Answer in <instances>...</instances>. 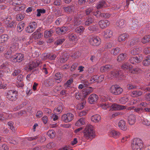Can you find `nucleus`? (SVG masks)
<instances>
[{
    "label": "nucleus",
    "instance_id": "b1692460",
    "mask_svg": "<svg viewBox=\"0 0 150 150\" xmlns=\"http://www.w3.org/2000/svg\"><path fill=\"white\" fill-rule=\"evenodd\" d=\"M86 122V119L84 118H81L77 121L75 125L77 126H81L85 124Z\"/></svg>",
    "mask_w": 150,
    "mask_h": 150
},
{
    "label": "nucleus",
    "instance_id": "052dcab7",
    "mask_svg": "<svg viewBox=\"0 0 150 150\" xmlns=\"http://www.w3.org/2000/svg\"><path fill=\"white\" fill-rule=\"evenodd\" d=\"M100 107L104 109H106L110 106V105L108 103H105L104 104H100Z\"/></svg>",
    "mask_w": 150,
    "mask_h": 150
},
{
    "label": "nucleus",
    "instance_id": "7c9ffc66",
    "mask_svg": "<svg viewBox=\"0 0 150 150\" xmlns=\"http://www.w3.org/2000/svg\"><path fill=\"white\" fill-rule=\"evenodd\" d=\"M91 120L95 122H98L100 121L101 117L100 115L96 114V115H93L91 117Z\"/></svg>",
    "mask_w": 150,
    "mask_h": 150
},
{
    "label": "nucleus",
    "instance_id": "ddd939ff",
    "mask_svg": "<svg viewBox=\"0 0 150 150\" xmlns=\"http://www.w3.org/2000/svg\"><path fill=\"white\" fill-rule=\"evenodd\" d=\"M23 76L22 74L19 75L17 77L16 85L18 87H22L24 86L23 81Z\"/></svg>",
    "mask_w": 150,
    "mask_h": 150
},
{
    "label": "nucleus",
    "instance_id": "4be33fe9",
    "mask_svg": "<svg viewBox=\"0 0 150 150\" xmlns=\"http://www.w3.org/2000/svg\"><path fill=\"white\" fill-rule=\"evenodd\" d=\"M40 62L39 61H35L34 62H33L32 63H30L29 66V69L30 70L33 69L34 68L38 66L40 64Z\"/></svg>",
    "mask_w": 150,
    "mask_h": 150
},
{
    "label": "nucleus",
    "instance_id": "7ed1b4c3",
    "mask_svg": "<svg viewBox=\"0 0 150 150\" xmlns=\"http://www.w3.org/2000/svg\"><path fill=\"white\" fill-rule=\"evenodd\" d=\"M143 147V142L141 139L139 138L134 139L132 143V150H142Z\"/></svg>",
    "mask_w": 150,
    "mask_h": 150
},
{
    "label": "nucleus",
    "instance_id": "f257e3e1",
    "mask_svg": "<svg viewBox=\"0 0 150 150\" xmlns=\"http://www.w3.org/2000/svg\"><path fill=\"white\" fill-rule=\"evenodd\" d=\"M7 0V3L14 6L13 9L16 11L23 10L26 8V5L22 4L23 0Z\"/></svg>",
    "mask_w": 150,
    "mask_h": 150
},
{
    "label": "nucleus",
    "instance_id": "c9c22d12",
    "mask_svg": "<svg viewBox=\"0 0 150 150\" xmlns=\"http://www.w3.org/2000/svg\"><path fill=\"white\" fill-rule=\"evenodd\" d=\"M94 22V20L91 17H88L86 18L84 24L85 25L88 26L90 24L93 23Z\"/></svg>",
    "mask_w": 150,
    "mask_h": 150
},
{
    "label": "nucleus",
    "instance_id": "c03bdc74",
    "mask_svg": "<svg viewBox=\"0 0 150 150\" xmlns=\"http://www.w3.org/2000/svg\"><path fill=\"white\" fill-rule=\"evenodd\" d=\"M142 92L134 91L132 92L131 95L132 97H137V96H141V95H142Z\"/></svg>",
    "mask_w": 150,
    "mask_h": 150
},
{
    "label": "nucleus",
    "instance_id": "3c124183",
    "mask_svg": "<svg viewBox=\"0 0 150 150\" xmlns=\"http://www.w3.org/2000/svg\"><path fill=\"white\" fill-rule=\"evenodd\" d=\"M55 132L53 130H49L47 132L48 136L51 138H53L54 137Z\"/></svg>",
    "mask_w": 150,
    "mask_h": 150
},
{
    "label": "nucleus",
    "instance_id": "72a5a7b5",
    "mask_svg": "<svg viewBox=\"0 0 150 150\" xmlns=\"http://www.w3.org/2000/svg\"><path fill=\"white\" fill-rule=\"evenodd\" d=\"M127 54H126L122 53L119 55L117 58V60L118 62H120L124 61L126 57Z\"/></svg>",
    "mask_w": 150,
    "mask_h": 150
},
{
    "label": "nucleus",
    "instance_id": "5fc2aeb1",
    "mask_svg": "<svg viewBox=\"0 0 150 150\" xmlns=\"http://www.w3.org/2000/svg\"><path fill=\"white\" fill-rule=\"evenodd\" d=\"M73 81V78H70L69 80H68L67 83H66L64 85V87L65 88H67L69 87L70 85L71 84Z\"/></svg>",
    "mask_w": 150,
    "mask_h": 150
},
{
    "label": "nucleus",
    "instance_id": "bb28decb",
    "mask_svg": "<svg viewBox=\"0 0 150 150\" xmlns=\"http://www.w3.org/2000/svg\"><path fill=\"white\" fill-rule=\"evenodd\" d=\"M116 26L120 28H122L125 26L126 25L125 22L124 20H118L116 22Z\"/></svg>",
    "mask_w": 150,
    "mask_h": 150
},
{
    "label": "nucleus",
    "instance_id": "0eeeda50",
    "mask_svg": "<svg viewBox=\"0 0 150 150\" xmlns=\"http://www.w3.org/2000/svg\"><path fill=\"white\" fill-rule=\"evenodd\" d=\"M37 24L35 22H32L30 23L26 28L27 32L32 33L33 32L37 27Z\"/></svg>",
    "mask_w": 150,
    "mask_h": 150
},
{
    "label": "nucleus",
    "instance_id": "9d476101",
    "mask_svg": "<svg viewBox=\"0 0 150 150\" xmlns=\"http://www.w3.org/2000/svg\"><path fill=\"white\" fill-rule=\"evenodd\" d=\"M143 56L142 54H140L137 56H135L134 57H132L130 59V62L133 64H136L139 63L142 60Z\"/></svg>",
    "mask_w": 150,
    "mask_h": 150
},
{
    "label": "nucleus",
    "instance_id": "58836bf2",
    "mask_svg": "<svg viewBox=\"0 0 150 150\" xmlns=\"http://www.w3.org/2000/svg\"><path fill=\"white\" fill-rule=\"evenodd\" d=\"M117 84L113 85L110 88L109 91L112 94L116 95Z\"/></svg>",
    "mask_w": 150,
    "mask_h": 150
},
{
    "label": "nucleus",
    "instance_id": "0e129e2a",
    "mask_svg": "<svg viewBox=\"0 0 150 150\" xmlns=\"http://www.w3.org/2000/svg\"><path fill=\"white\" fill-rule=\"evenodd\" d=\"M62 76V74L60 73H56L55 74V79L56 80H59L60 81Z\"/></svg>",
    "mask_w": 150,
    "mask_h": 150
},
{
    "label": "nucleus",
    "instance_id": "5701e85b",
    "mask_svg": "<svg viewBox=\"0 0 150 150\" xmlns=\"http://www.w3.org/2000/svg\"><path fill=\"white\" fill-rule=\"evenodd\" d=\"M12 115L11 114H8L4 112L1 113L2 121L10 119L12 117Z\"/></svg>",
    "mask_w": 150,
    "mask_h": 150
},
{
    "label": "nucleus",
    "instance_id": "774afa93",
    "mask_svg": "<svg viewBox=\"0 0 150 150\" xmlns=\"http://www.w3.org/2000/svg\"><path fill=\"white\" fill-rule=\"evenodd\" d=\"M65 41V39L64 38H61L57 40L55 42V44H57V45H60L63 43V42Z\"/></svg>",
    "mask_w": 150,
    "mask_h": 150
},
{
    "label": "nucleus",
    "instance_id": "ea45409f",
    "mask_svg": "<svg viewBox=\"0 0 150 150\" xmlns=\"http://www.w3.org/2000/svg\"><path fill=\"white\" fill-rule=\"evenodd\" d=\"M20 42L24 46H27L29 44V41L27 40V38L25 37H23L21 40H20Z\"/></svg>",
    "mask_w": 150,
    "mask_h": 150
},
{
    "label": "nucleus",
    "instance_id": "4d7b16f0",
    "mask_svg": "<svg viewBox=\"0 0 150 150\" xmlns=\"http://www.w3.org/2000/svg\"><path fill=\"white\" fill-rule=\"evenodd\" d=\"M98 76L94 75L91 77L90 79V83H93L95 82H97Z\"/></svg>",
    "mask_w": 150,
    "mask_h": 150
},
{
    "label": "nucleus",
    "instance_id": "a211bd4d",
    "mask_svg": "<svg viewBox=\"0 0 150 150\" xmlns=\"http://www.w3.org/2000/svg\"><path fill=\"white\" fill-rule=\"evenodd\" d=\"M129 35L127 33H123L120 35L118 38V40L119 42H123L126 39L128 38Z\"/></svg>",
    "mask_w": 150,
    "mask_h": 150
},
{
    "label": "nucleus",
    "instance_id": "dca6fc26",
    "mask_svg": "<svg viewBox=\"0 0 150 150\" xmlns=\"http://www.w3.org/2000/svg\"><path fill=\"white\" fill-rule=\"evenodd\" d=\"M133 67L132 66L130 65L128 62H125L123 63L122 66L121 68L124 70H128L130 72H133L132 70V68Z\"/></svg>",
    "mask_w": 150,
    "mask_h": 150
},
{
    "label": "nucleus",
    "instance_id": "bf43d9fd",
    "mask_svg": "<svg viewBox=\"0 0 150 150\" xmlns=\"http://www.w3.org/2000/svg\"><path fill=\"white\" fill-rule=\"evenodd\" d=\"M61 34H64L67 33V31L69 29V28L67 26H63L61 28Z\"/></svg>",
    "mask_w": 150,
    "mask_h": 150
},
{
    "label": "nucleus",
    "instance_id": "f03ea898",
    "mask_svg": "<svg viewBox=\"0 0 150 150\" xmlns=\"http://www.w3.org/2000/svg\"><path fill=\"white\" fill-rule=\"evenodd\" d=\"M84 137L87 139H92L95 137V134L93 127L90 124L86 126L83 132Z\"/></svg>",
    "mask_w": 150,
    "mask_h": 150
},
{
    "label": "nucleus",
    "instance_id": "338daca9",
    "mask_svg": "<svg viewBox=\"0 0 150 150\" xmlns=\"http://www.w3.org/2000/svg\"><path fill=\"white\" fill-rule=\"evenodd\" d=\"M21 71L20 69L15 70L12 74V75L14 76H17L18 75L21 73Z\"/></svg>",
    "mask_w": 150,
    "mask_h": 150
},
{
    "label": "nucleus",
    "instance_id": "393cba45",
    "mask_svg": "<svg viewBox=\"0 0 150 150\" xmlns=\"http://www.w3.org/2000/svg\"><path fill=\"white\" fill-rule=\"evenodd\" d=\"M40 29H38L35 32L32 34L33 37L35 39H38L41 38L42 34L41 33L39 32V31L40 30Z\"/></svg>",
    "mask_w": 150,
    "mask_h": 150
},
{
    "label": "nucleus",
    "instance_id": "4468645a",
    "mask_svg": "<svg viewBox=\"0 0 150 150\" xmlns=\"http://www.w3.org/2000/svg\"><path fill=\"white\" fill-rule=\"evenodd\" d=\"M111 106L112 109L115 110H120L125 109L126 108V106L118 105V104H112Z\"/></svg>",
    "mask_w": 150,
    "mask_h": 150
},
{
    "label": "nucleus",
    "instance_id": "79ce46f5",
    "mask_svg": "<svg viewBox=\"0 0 150 150\" xmlns=\"http://www.w3.org/2000/svg\"><path fill=\"white\" fill-rule=\"evenodd\" d=\"M85 28L83 26H79L77 27L75 29V31L80 34H82L83 33Z\"/></svg>",
    "mask_w": 150,
    "mask_h": 150
},
{
    "label": "nucleus",
    "instance_id": "c85d7f7f",
    "mask_svg": "<svg viewBox=\"0 0 150 150\" xmlns=\"http://www.w3.org/2000/svg\"><path fill=\"white\" fill-rule=\"evenodd\" d=\"M25 25L24 23L23 22H20L17 24V29L18 31L19 32H21L23 30Z\"/></svg>",
    "mask_w": 150,
    "mask_h": 150
},
{
    "label": "nucleus",
    "instance_id": "e2e57ef3",
    "mask_svg": "<svg viewBox=\"0 0 150 150\" xmlns=\"http://www.w3.org/2000/svg\"><path fill=\"white\" fill-rule=\"evenodd\" d=\"M132 70L133 71V72H131V73H139V72H141V69H140L139 68H138V67H135V68L133 69H132Z\"/></svg>",
    "mask_w": 150,
    "mask_h": 150
},
{
    "label": "nucleus",
    "instance_id": "f3484780",
    "mask_svg": "<svg viewBox=\"0 0 150 150\" xmlns=\"http://www.w3.org/2000/svg\"><path fill=\"white\" fill-rule=\"evenodd\" d=\"M112 68V66L109 64H107L104 66H101L100 68V71L101 72H106Z\"/></svg>",
    "mask_w": 150,
    "mask_h": 150
},
{
    "label": "nucleus",
    "instance_id": "8fccbe9b",
    "mask_svg": "<svg viewBox=\"0 0 150 150\" xmlns=\"http://www.w3.org/2000/svg\"><path fill=\"white\" fill-rule=\"evenodd\" d=\"M37 16H40L41 15V14H44L46 12V10L44 9H38L37 10Z\"/></svg>",
    "mask_w": 150,
    "mask_h": 150
},
{
    "label": "nucleus",
    "instance_id": "37998d69",
    "mask_svg": "<svg viewBox=\"0 0 150 150\" xmlns=\"http://www.w3.org/2000/svg\"><path fill=\"white\" fill-rule=\"evenodd\" d=\"M53 33L52 30H50L49 31L46 30L45 31L44 33V37L46 38L51 37L52 33Z\"/></svg>",
    "mask_w": 150,
    "mask_h": 150
},
{
    "label": "nucleus",
    "instance_id": "09e8293b",
    "mask_svg": "<svg viewBox=\"0 0 150 150\" xmlns=\"http://www.w3.org/2000/svg\"><path fill=\"white\" fill-rule=\"evenodd\" d=\"M116 95H120L122 93L123 91V89L118 85H117Z\"/></svg>",
    "mask_w": 150,
    "mask_h": 150
},
{
    "label": "nucleus",
    "instance_id": "aec40b11",
    "mask_svg": "<svg viewBox=\"0 0 150 150\" xmlns=\"http://www.w3.org/2000/svg\"><path fill=\"white\" fill-rule=\"evenodd\" d=\"M142 51L141 47H136L132 49L131 51V54L132 55H135L138 54Z\"/></svg>",
    "mask_w": 150,
    "mask_h": 150
},
{
    "label": "nucleus",
    "instance_id": "2f4dec72",
    "mask_svg": "<svg viewBox=\"0 0 150 150\" xmlns=\"http://www.w3.org/2000/svg\"><path fill=\"white\" fill-rule=\"evenodd\" d=\"M139 28V24L137 20H135L134 21H133L132 24V29L136 31H137Z\"/></svg>",
    "mask_w": 150,
    "mask_h": 150
},
{
    "label": "nucleus",
    "instance_id": "680f3d73",
    "mask_svg": "<svg viewBox=\"0 0 150 150\" xmlns=\"http://www.w3.org/2000/svg\"><path fill=\"white\" fill-rule=\"evenodd\" d=\"M13 123L12 121H10L8 122V125L10 127V129H11L13 132L15 131V128L13 125Z\"/></svg>",
    "mask_w": 150,
    "mask_h": 150
},
{
    "label": "nucleus",
    "instance_id": "39448f33",
    "mask_svg": "<svg viewBox=\"0 0 150 150\" xmlns=\"http://www.w3.org/2000/svg\"><path fill=\"white\" fill-rule=\"evenodd\" d=\"M89 41L91 45L98 46L100 44L101 40L98 36H93L90 38Z\"/></svg>",
    "mask_w": 150,
    "mask_h": 150
},
{
    "label": "nucleus",
    "instance_id": "9b49d317",
    "mask_svg": "<svg viewBox=\"0 0 150 150\" xmlns=\"http://www.w3.org/2000/svg\"><path fill=\"white\" fill-rule=\"evenodd\" d=\"M108 135L111 137L117 139L120 136L121 134L119 132L117 131V130H111L108 132Z\"/></svg>",
    "mask_w": 150,
    "mask_h": 150
},
{
    "label": "nucleus",
    "instance_id": "a18cd8bd",
    "mask_svg": "<svg viewBox=\"0 0 150 150\" xmlns=\"http://www.w3.org/2000/svg\"><path fill=\"white\" fill-rule=\"evenodd\" d=\"M129 100L128 97H124L120 98L119 99V102L122 104H125Z\"/></svg>",
    "mask_w": 150,
    "mask_h": 150
},
{
    "label": "nucleus",
    "instance_id": "f8f14e48",
    "mask_svg": "<svg viewBox=\"0 0 150 150\" xmlns=\"http://www.w3.org/2000/svg\"><path fill=\"white\" fill-rule=\"evenodd\" d=\"M110 23V21L107 20H100L98 23L99 26L101 29L105 28L109 25Z\"/></svg>",
    "mask_w": 150,
    "mask_h": 150
},
{
    "label": "nucleus",
    "instance_id": "f704fd0d",
    "mask_svg": "<svg viewBox=\"0 0 150 150\" xmlns=\"http://www.w3.org/2000/svg\"><path fill=\"white\" fill-rule=\"evenodd\" d=\"M143 64L144 66H148L150 65V55H149L144 59Z\"/></svg>",
    "mask_w": 150,
    "mask_h": 150
},
{
    "label": "nucleus",
    "instance_id": "a19ab883",
    "mask_svg": "<svg viewBox=\"0 0 150 150\" xmlns=\"http://www.w3.org/2000/svg\"><path fill=\"white\" fill-rule=\"evenodd\" d=\"M12 52V51L11 50H8L5 52L4 56L6 58H11V60L12 61V58H13Z\"/></svg>",
    "mask_w": 150,
    "mask_h": 150
},
{
    "label": "nucleus",
    "instance_id": "20e7f679",
    "mask_svg": "<svg viewBox=\"0 0 150 150\" xmlns=\"http://www.w3.org/2000/svg\"><path fill=\"white\" fill-rule=\"evenodd\" d=\"M18 96L17 92L16 91L10 90L7 92V98L10 101L16 100Z\"/></svg>",
    "mask_w": 150,
    "mask_h": 150
},
{
    "label": "nucleus",
    "instance_id": "6e6d98bb",
    "mask_svg": "<svg viewBox=\"0 0 150 150\" xmlns=\"http://www.w3.org/2000/svg\"><path fill=\"white\" fill-rule=\"evenodd\" d=\"M74 23L75 25H79L82 23L81 18L78 17H76L74 19Z\"/></svg>",
    "mask_w": 150,
    "mask_h": 150
},
{
    "label": "nucleus",
    "instance_id": "864d4df0",
    "mask_svg": "<svg viewBox=\"0 0 150 150\" xmlns=\"http://www.w3.org/2000/svg\"><path fill=\"white\" fill-rule=\"evenodd\" d=\"M25 16L24 14H18L16 15V19L18 21H21L24 19Z\"/></svg>",
    "mask_w": 150,
    "mask_h": 150
},
{
    "label": "nucleus",
    "instance_id": "6e6552de",
    "mask_svg": "<svg viewBox=\"0 0 150 150\" xmlns=\"http://www.w3.org/2000/svg\"><path fill=\"white\" fill-rule=\"evenodd\" d=\"M24 56L21 53H17L12 58V62H20L23 59Z\"/></svg>",
    "mask_w": 150,
    "mask_h": 150
},
{
    "label": "nucleus",
    "instance_id": "412c9836",
    "mask_svg": "<svg viewBox=\"0 0 150 150\" xmlns=\"http://www.w3.org/2000/svg\"><path fill=\"white\" fill-rule=\"evenodd\" d=\"M113 35V33L111 30L108 29L105 30L104 32L103 36L106 38L112 37Z\"/></svg>",
    "mask_w": 150,
    "mask_h": 150
},
{
    "label": "nucleus",
    "instance_id": "603ef678",
    "mask_svg": "<svg viewBox=\"0 0 150 150\" xmlns=\"http://www.w3.org/2000/svg\"><path fill=\"white\" fill-rule=\"evenodd\" d=\"M66 54L64 53V54L62 56L60 57L59 59V61L61 63H63L67 61V60L68 59V57H67V56L66 57Z\"/></svg>",
    "mask_w": 150,
    "mask_h": 150
},
{
    "label": "nucleus",
    "instance_id": "a878e982",
    "mask_svg": "<svg viewBox=\"0 0 150 150\" xmlns=\"http://www.w3.org/2000/svg\"><path fill=\"white\" fill-rule=\"evenodd\" d=\"M129 124L132 125L135 124L136 122V118L135 115H130L128 119Z\"/></svg>",
    "mask_w": 150,
    "mask_h": 150
},
{
    "label": "nucleus",
    "instance_id": "473e14b6",
    "mask_svg": "<svg viewBox=\"0 0 150 150\" xmlns=\"http://www.w3.org/2000/svg\"><path fill=\"white\" fill-rule=\"evenodd\" d=\"M69 40L72 42L75 43L78 40V38L75 34H71L69 36Z\"/></svg>",
    "mask_w": 150,
    "mask_h": 150
},
{
    "label": "nucleus",
    "instance_id": "13d9d810",
    "mask_svg": "<svg viewBox=\"0 0 150 150\" xmlns=\"http://www.w3.org/2000/svg\"><path fill=\"white\" fill-rule=\"evenodd\" d=\"M62 110L63 108L62 106H59L57 108L54 109V112L55 113H60L62 111Z\"/></svg>",
    "mask_w": 150,
    "mask_h": 150
},
{
    "label": "nucleus",
    "instance_id": "4c0bfd02",
    "mask_svg": "<svg viewBox=\"0 0 150 150\" xmlns=\"http://www.w3.org/2000/svg\"><path fill=\"white\" fill-rule=\"evenodd\" d=\"M143 43L145 44L147 42H150V35H146L141 40Z\"/></svg>",
    "mask_w": 150,
    "mask_h": 150
},
{
    "label": "nucleus",
    "instance_id": "c756f323",
    "mask_svg": "<svg viewBox=\"0 0 150 150\" xmlns=\"http://www.w3.org/2000/svg\"><path fill=\"white\" fill-rule=\"evenodd\" d=\"M43 55L44 57L43 59H45L48 58L50 60H53L55 59L57 55L53 54L50 56V54H44Z\"/></svg>",
    "mask_w": 150,
    "mask_h": 150
},
{
    "label": "nucleus",
    "instance_id": "e433bc0d",
    "mask_svg": "<svg viewBox=\"0 0 150 150\" xmlns=\"http://www.w3.org/2000/svg\"><path fill=\"white\" fill-rule=\"evenodd\" d=\"M108 6V5L107 4V3L105 2L104 1H101L99 2L97 6V9H99L102 7H106Z\"/></svg>",
    "mask_w": 150,
    "mask_h": 150
},
{
    "label": "nucleus",
    "instance_id": "de8ad7c7",
    "mask_svg": "<svg viewBox=\"0 0 150 150\" xmlns=\"http://www.w3.org/2000/svg\"><path fill=\"white\" fill-rule=\"evenodd\" d=\"M120 51V49L119 47H116L115 48L112 49L111 50V53L114 55H117Z\"/></svg>",
    "mask_w": 150,
    "mask_h": 150
},
{
    "label": "nucleus",
    "instance_id": "69168bd1",
    "mask_svg": "<svg viewBox=\"0 0 150 150\" xmlns=\"http://www.w3.org/2000/svg\"><path fill=\"white\" fill-rule=\"evenodd\" d=\"M134 111L137 112L138 113H141V112H143L144 110L143 108H135L134 109Z\"/></svg>",
    "mask_w": 150,
    "mask_h": 150
},
{
    "label": "nucleus",
    "instance_id": "1a4fd4ad",
    "mask_svg": "<svg viewBox=\"0 0 150 150\" xmlns=\"http://www.w3.org/2000/svg\"><path fill=\"white\" fill-rule=\"evenodd\" d=\"M99 97L95 94H92L89 96L88 98V102L90 104H94L98 100Z\"/></svg>",
    "mask_w": 150,
    "mask_h": 150
},
{
    "label": "nucleus",
    "instance_id": "6ab92c4d",
    "mask_svg": "<svg viewBox=\"0 0 150 150\" xmlns=\"http://www.w3.org/2000/svg\"><path fill=\"white\" fill-rule=\"evenodd\" d=\"M118 127L122 130L125 131L127 129L126 122L124 120H121L118 122Z\"/></svg>",
    "mask_w": 150,
    "mask_h": 150
},
{
    "label": "nucleus",
    "instance_id": "49530a36",
    "mask_svg": "<svg viewBox=\"0 0 150 150\" xmlns=\"http://www.w3.org/2000/svg\"><path fill=\"white\" fill-rule=\"evenodd\" d=\"M86 103V101L84 100L81 103L78 104L77 106V108L78 109H82L84 108Z\"/></svg>",
    "mask_w": 150,
    "mask_h": 150
},
{
    "label": "nucleus",
    "instance_id": "2eb2a0df",
    "mask_svg": "<svg viewBox=\"0 0 150 150\" xmlns=\"http://www.w3.org/2000/svg\"><path fill=\"white\" fill-rule=\"evenodd\" d=\"M93 91V88L91 87H88L83 90V97H86L87 96Z\"/></svg>",
    "mask_w": 150,
    "mask_h": 150
},
{
    "label": "nucleus",
    "instance_id": "cd10ccee",
    "mask_svg": "<svg viewBox=\"0 0 150 150\" xmlns=\"http://www.w3.org/2000/svg\"><path fill=\"white\" fill-rule=\"evenodd\" d=\"M9 37L6 34H4L0 36V43H4L8 41Z\"/></svg>",
    "mask_w": 150,
    "mask_h": 150
},
{
    "label": "nucleus",
    "instance_id": "423d86ee",
    "mask_svg": "<svg viewBox=\"0 0 150 150\" xmlns=\"http://www.w3.org/2000/svg\"><path fill=\"white\" fill-rule=\"evenodd\" d=\"M74 115L70 113L64 114L62 116L61 119L63 122L67 123L71 122L73 119Z\"/></svg>",
    "mask_w": 150,
    "mask_h": 150
}]
</instances>
